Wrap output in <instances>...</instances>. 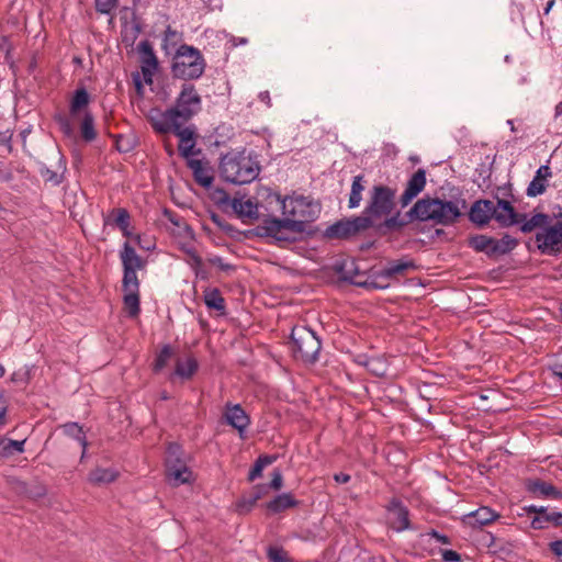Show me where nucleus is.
I'll use <instances>...</instances> for the list:
<instances>
[{
  "label": "nucleus",
  "mask_w": 562,
  "mask_h": 562,
  "mask_svg": "<svg viewBox=\"0 0 562 562\" xmlns=\"http://www.w3.org/2000/svg\"><path fill=\"white\" fill-rule=\"evenodd\" d=\"M283 218L269 216L250 233L258 237H272L278 243H290L295 238L291 235L302 234L306 225L317 220L321 206L306 196H285L281 200Z\"/></svg>",
  "instance_id": "nucleus-1"
},
{
  "label": "nucleus",
  "mask_w": 562,
  "mask_h": 562,
  "mask_svg": "<svg viewBox=\"0 0 562 562\" xmlns=\"http://www.w3.org/2000/svg\"><path fill=\"white\" fill-rule=\"evenodd\" d=\"M465 207V201L462 200L461 207L458 202L441 200L439 198L426 196L418 200L413 207L401 217V212L396 211L383 216V221L376 223L373 228L385 235L391 232H398L413 221L432 222L435 225L449 226L454 224L462 215L461 209Z\"/></svg>",
  "instance_id": "nucleus-2"
},
{
  "label": "nucleus",
  "mask_w": 562,
  "mask_h": 562,
  "mask_svg": "<svg viewBox=\"0 0 562 562\" xmlns=\"http://www.w3.org/2000/svg\"><path fill=\"white\" fill-rule=\"evenodd\" d=\"M218 170L221 177L234 184H247L256 180L261 166L254 151L231 150L221 156Z\"/></svg>",
  "instance_id": "nucleus-3"
},
{
  "label": "nucleus",
  "mask_w": 562,
  "mask_h": 562,
  "mask_svg": "<svg viewBox=\"0 0 562 562\" xmlns=\"http://www.w3.org/2000/svg\"><path fill=\"white\" fill-rule=\"evenodd\" d=\"M206 67L205 59L201 52L190 45L182 44L176 50L171 74L173 78L186 81L199 79Z\"/></svg>",
  "instance_id": "nucleus-4"
},
{
  "label": "nucleus",
  "mask_w": 562,
  "mask_h": 562,
  "mask_svg": "<svg viewBox=\"0 0 562 562\" xmlns=\"http://www.w3.org/2000/svg\"><path fill=\"white\" fill-rule=\"evenodd\" d=\"M396 206V189L385 184H374L369 191V200L361 216L369 217L371 228L383 216L391 215Z\"/></svg>",
  "instance_id": "nucleus-5"
},
{
  "label": "nucleus",
  "mask_w": 562,
  "mask_h": 562,
  "mask_svg": "<svg viewBox=\"0 0 562 562\" xmlns=\"http://www.w3.org/2000/svg\"><path fill=\"white\" fill-rule=\"evenodd\" d=\"M290 339L295 358L307 363H314L317 360L322 344L312 329L295 326L292 328Z\"/></svg>",
  "instance_id": "nucleus-6"
},
{
  "label": "nucleus",
  "mask_w": 562,
  "mask_h": 562,
  "mask_svg": "<svg viewBox=\"0 0 562 562\" xmlns=\"http://www.w3.org/2000/svg\"><path fill=\"white\" fill-rule=\"evenodd\" d=\"M371 228V222L367 216H352L342 218L329 225L324 236L328 239H348Z\"/></svg>",
  "instance_id": "nucleus-7"
},
{
  "label": "nucleus",
  "mask_w": 562,
  "mask_h": 562,
  "mask_svg": "<svg viewBox=\"0 0 562 562\" xmlns=\"http://www.w3.org/2000/svg\"><path fill=\"white\" fill-rule=\"evenodd\" d=\"M182 121H190L202 109V99L192 83L184 82L172 106Z\"/></svg>",
  "instance_id": "nucleus-8"
},
{
  "label": "nucleus",
  "mask_w": 562,
  "mask_h": 562,
  "mask_svg": "<svg viewBox=\"0 0 562 562\" xmlns=\"http://www.w3.org/2000/svg\"><path fill=\"white\" fill-rule=\"evenodd\" d=\"M165 464L166 473L173 485L178 486L190 481L192 472L181 458V448L177 443H170L168 446Z\"/></svg>",
  "instance_id": "nucleus-9"
},
{
  "label": "nucleus",
  "mask_w": 562,
  "mask_h": 562,
  "mask_svg": "<svg viewBox=\"0 0 562 562\" xmlns=\"http://www.w3.org/2000/svg\"><path fill=\"white\" fill-rule=\"evenodd\" d=\"M537 247L543 255L558 256L562 252V220L547 225L535 236Z\"/></svg>",
  "instance_id": "nucleus-10"
},
{
  "label": "nucleus",
  "mask_w": 562,
  "mask_h": 562,
  "mask_svg": "<svg viewBox=\"0 0 562 562\" xmlns=\"http://www.w3.org/2000/svg\"><path fill=\"white\" fill-rule=\"evenodd\" d=\"M384 508L387 513V526L392 530L403 532L413 529L409 509L398 497H392Z\"/></svg>",
  "instance_id": "nucleus-11"
},
{
  "label": "nucleus",
  "mask_w": 562,
  "mask_h": 562,
  "mask_svg": "<svg viewBox=\"0 0 562 562\" xmlns=\"http://www.w3.org/2000/svg\"><path fill=\"white\" fill-rule=\"evenodd\" d=\"M146 119L156 133L168 134L171 133V130L178 122L179 117L177 114H175V111L171 106L165 111L159 108H151L146 113Z\"/></svg>",
  "instance_id": "nucleus-12"
},
{
  "label": "nucleus",
  "mask_w": 562,
  "mask_h": 562,
  "mask_svg": "<svg viewBox=\"0 0 562 562\" xmlns=\"http://www.w3.org/2000/svg\"><path fill=\"white\" fill-rule=\"evenodd\" d=\"M469 220L479 228L486 226L492 218L495 220V203L490 200H477L469 210Z\"/></svg>",
  "instance_id": "nucleus-13"
},
{
  "label": "nucleus",
  "mask_w": 562,
  "mask_h": 562,
  "mask_svg": "<svg viewBox=\"0 0 562 562\" xmlns=\"http://www.w3.org/2000/svg\"><path fill=\"white\" fill-rule=\"evenodd\" d=\"M137 50L140 55L142 74L146 83L153 82V76L158 67V58L149 41L145 40L138 44Z\"/></svg>",
  "instance_id": "nucleus-14"
},
{
  "label": "nucleus",
  "mask_w": 562,
  "mask_h": 562,
  "mask_svg": "<svg viewBox=\"0 0 562 562\" xmlns=\"http://www.w3.org/2000/svg\"><path fill=\"white\" fill-rule=\"evenodd\" d=\"M224 418L227 425L235 428L240 438H244V432L250 425V417L241 407L240 404L226 403L224 409Z\"/></svg>",
  "instance_id": "nucleus-15"
},
{
  "label": "nucleus",
  "mask_w": 562,
  "mask_h": 562,
  "mask_svg": "<svg viewBox=\"0 0 562 562\" xmlns=\"http://www.w3.org/2000/svg\"><path fill=\"white\" fill-rule=\"evenodd\" d=\"M526 510L528 514H536L531 520V527L533 529H544L549 525H553L554 527L562 526V512L549 513L546 507L536 505L526 507Z\"/></svg>",
  "instance_id": "nucleus-16"
},
{
  "label": "nucleus",
  "mask_w": 562,
  "mask_h": 562,
  "mask_svg": "<svg viewBox=\"0 0 562 562\" xmlns=\"http://www.w3.org/2000/svg\"><path fill=\"white\" fill-rule=\"evenodd\" d=\"M526 218V214L515 211L512 203L507 200L498 199L495 204V221L501 227H510L519 224Z\"/></svg>",
  "instance_id": "nucleus-17"
},
{
  "label": "nucleus",
  "mask_w": 562,
  "mask_h": 562,
  "mask_svg": "<svg viewBox=\"0 0 562 562\" xmlns=\"http://www.w3.org/2000/svg\"><path fill=\"white\" fill-rule=\"evenodd\" d=\"M426 186V171L418 169L408 179L406 188L400 196L402 207L407 206L425 188Z\"/></svg>",
  "instance_id": "nucleus-18"
},
{
  "label": "nucleus",
  "mask_w": 562,
  "mask_h": 562,
  "mask_svg": "<svg viewBox=\"0 0 562 562\" xmlns=\"http://www.w3.org/2000/svg\"><path fill=\"white\" fill-rule=\"evenodd\" d=\"M526 491L535 497L560 499L562 492L554 485L541 479H528L525 483Z\"/></svg>",
  "instance_id": "nucleus-19"
},
{
  "label": "nucleus",
  "mask_w": 562,
  "mask_h": 562,
  "mask_svg": "<svg viewBox=\"0 0 562 562\" xmlns=\"http://www.w3.org/2000/svg\"><path fill=\"white\" fill-rule=\"evenodd\" d=\"M334 270L339 276L341 281L348 282L356 286H359V283H361L360 281H356V277L364 276V271L360 269L358 262L355 259H345L336 262Z\"/></svg>",
  "instance_id": "nucleus-20"
},
{
  "label": "nucleus",
  "mask_w": 562,
  "mask_h": 562,
  "mask_svg": "<svg viewBox=\"0 0 562 562\" xmlns=\"http://www.w3.org/2000/svg\"><path fill=\"white\" fill-rule=\"evenodd\" d=\"M187 166L192 170L194 181L203 188H210L214 177L209 161L202 159H189Z\"/></svg>",
  "instance_id": "nucleus-21"
},
{
  "label": "nucleus",
  "mask_w": 562,
  "mask_h": 562,
  "mask_svg": "<svg viewBox=\"0 0 562 562\" xmlns=\"http://www.w3.org/2000/svg\"><path fill=\"white\" fill-rule=\"evenodd\" d=\"M122 30H121V38L122 43L125 47H132L139 34L142 33V24L135 12H132L131 21H127L125 18H121Z\"/></svg>",
  "instance_id": "nucleus-22"
},
{
  "label": "nucleus",
  "mask_w": 562,
  "mask_h": 562,
  "mask_svg": "<svg viewBox=\"0 0 562 562\" xmlns=\"http://www.w3.org/2000/svg\"><path fill=\"white\" fill-rule=\"evenodd\" d=\"M498 517L499 515L492 510L490 507L482 506L479 509L465 515L463 521L472 528H482L486 525H490Z\"/></svg>",
  "instance_id": "nucleus-23"
},
{
  "label": "nucleus",
  "mask_w": 562,
  "mask_h": 562,
  "mask_svg": "<svg viewBox=\"0 0 562 562\" xmlns=\"http://www.w3.org/2000/svg\"><path fill=\"white\" fill-rule=\"evenodd\" d=\"M552 176L551 168L548 165L539 167L536 175L527 188V195L535 198L544 193L547 189L546 181Z\"/></svg>",
  "instance_id": "nucleus-24"
},
{
  "label": "nucleus",
  "mask_w": 562,
  "mask_h": 562,
  "mask_svg": "<svg viewBox=\"0 0 562 562\" xmlns=\"http://www.w3.org/2000/svg\"><path fill=\"white\" fill-rule=\"evenodd\" d=\"M120 259L123 268H133V270H143L146 267V260L137 255L135 248L125 241L120 251Z\"/></svg>",
  "instance_id": "nucleus-25"
},
{
  "label": "nucleus",
  "mask_w": 562,
  "mask_h": 562,
  "mask_svg": "<svg viewBox=\"0 0 562 562\" xmlns=\"http://www.w3.org/2000/svg\"><path fill=\"white\" fill-rule=\"evenodd\" d=\"M299 501L293 497L291 493H283L274 496L270 502L266 504V508L271 514H279L289 508L296 507Z\"/></svg>",
  "instance_id": "nucleus-26"
},
{
  "label": "nucleus",
  "mask_w": 562,
  "mask_h": 562,
  "mask_svg": "<svg viewBox=\"0 0 562 562\" xmlns=\"http://www.w3.org/2000/svg\"><path fill=\"white\" fill-rule=\"evenodd\" d=\"M233 211L240 218H250L257 220L259 218L258 214V205L254 203L251 200L243 201L241 199L234 198L229 204Z\"/></svg>",
  "instance_id": "nucleus-27"
},
{
  "label": "nucleus",
  "mask_w": 562,
  "mask_h": 562,
  "mask_svg": "<svg viewBox=\"0 0 562 562\" xmlns=\"http://www.w3.org/2000/svg\"><path fill=\"white\" fill-rule=\"evenodd\" d=\"M469 247L476 252H484L487 257H494L492 248L495 246V238L487 235H474L468 240Z\"/></svg>",
  "instance_id": "nucleus-28"
},
{
  "label": "nucleus",
  "mask_w": 562,
  "mask_h": 562,
  "mask_svg": "<svg viewBox=\"0 0 562 562\" xmlns=\"http://www.w3.org/2000/svg\"><path fill=\"white\" fill-rule=\"evenodd\" d=\"M367 180L363 175L355 176L351 183V189L348 199V207L357 209L362 201V193L366 189Z\"/></svg>",
  "instance_id": "nucleus-29"
},
{
  "label": "nucleus",
  "mask_w": 562,
  "mask_h": 562,
  "mask_svg": "<svg viewBox=\"0 0 562 562\" xmlns=\"http://www.w3.org/2000/svg\"><path fill=\"white\" fill-rule=\"evenodd\" d=\"M90 102V95L85 87L78 88L71 98L69 112L71 116H76L82 109L87 108Z\"/></svg>",
  "instance_id": "nucleus-30"
},
{
  "label": "nucleus",
  "mask_w": 562,
  "mask_h": 562,
  "mask_svg": "<svg viewBox=\"0 0 562 562\" xmlns=\"http://www.w3.org/2000/svg\"><path fill=\"white\" fill-rule=\"evenodd\" d=\"M60 428L63 429V431L66 436L74 438L81 445V447H82L81 458H83L87 447H88V441H87L86 435L82 430V427L78 423H66V424L61 425Z\"/></svg>",
  "instance_id": "nucleus-31"
},
{
  "label": "nucleus",
  "mask_w": 562,
  "mask_h": 562,
  "mask_svg": "<svg viewBox=\"0 0 562 562\" xmlns=\"http://www.w3.org/2000/svg\"><path fill=\"white\" fill-rule=\"evenodd\" d=\"M119 473L112 468H97L89 473V482L100 485L112 483L117 479Z\"/></svg>",
  "instance_id": "nucleus-32"
},
{
  "label": "nucleus",
  "mask_w": 562,
  "mask_h": 562,
  "mask_svg": "<svg viewBox=\"0 0 562 562\" xmlns=\"http://www.w3.org/2000/svg\"><path fill=\"white\" fill-rule=\"evenodd\" d=\"M519 224L522 233H531L536 228H544L550 224V216L544 213H537L530 218H524Z\"/></svg>",
  "instance_id": "nucleus-33"
},
{
  "label": "nucleus",
  "mask_w": 562,
  "mask_h": 562,
  "mask_svg": "<svg viewBox=\"0 0 562 562\" xmlns=\"http://www.w3.org/2000/svg\"><path fill=\"white\" fill-rule=\"evenodd\" d=\"M80 135L82 139L87 143L93 142L98 133L94 127V117L91 112L86 111L80 123Z\"/></svg>",
  "instance_id": "nucleus-34"
},
{
  "label": "nucleus",
  "mask_w": 562,
  "mask_h": 562,
  "mask_svg": "<svg viewBox=\"0 0 562 562\" xmlns=\"http://www.w3.org/2000/svg\"><path fill=\"white\" fill-rule=\"evenodd\" d=\"M199 363L194 357H189L186 362L178 360L175 368V374L184 379H191L198 371Z\"/></svg>",
  "instance_id": "nucleus-35"
},
{
  "label": "nucleus",
  "mask_w": 562,
  "mask_h": 562,
  "mask_svg": "<svg viewBox=\"0 0 562 562\" xmlns=\"http://www.w3.org/2000/svg\"><path fill=\"white\" fill-rule=\"evenodd\" d=\"M518 245V240L508 234H505L501 239L495 238V246L492 248L494 257L504 256L514 250Z\"/></svg>",
  "instance_id": "nucleus-36"
},
{
  "label": "nucleus",
  "mask_w": 562,
  "mask_h": 562,
  "mask_svg": "<svg viewBox=\"0 0 562 562\" xmlns=\"http://www.w3.org/2000/svg\"><path fill=\"white\" fill-rule=\"evenodd\" d=\"M123 304L130 317H137L140 312L139 291H123Z\"/></svg>",
  "instance_id": "nucleus-37"
},
{
  "label": "nucleus",
  "mask_w": 562,
  "mask_h": 562,
  "mask_svg": "<svg viewBox=\"0 0 562 562\" xmlns=\"http://www.w3.org/2000/svg\"><path fill=\"white\" fill-rule=\"evenodd\" d=\"M277 459H278L277 456H269V454L259 456L248 473V481L254 482L256 479L260 477L262 474V470L266 467L272 464Z\"/></svg>",
  "instance_id": "nucleus-38"
},
{
  "label": "nucleus",
  "mask_w": 562,
  "mask_h": 562,
  "mask_svg": "<svg viewBox=\"0 0 562 562\" xmlns=\"http://www.w3.org/2000/svg\"><path fill=\"white\" fill-rule=\"evenodd\" d=\"M386 263L397 280L400 277L406 276L408 271L415 270L417 268L415 261L412 259L402 258L398 260H390Z\"/></svg>",
  "instance_id": "nucleus-39"
},
{
  "label": "nucleus",
  "mask_w": 562,
  "mask_h": 562,
  "mask_svg": "<svg viewBox=\"0 0 562 562\" xmlns=\"http://www.w3.org/2000/svg\"><path fill=\"white\" fill-rule=\"evenodd\" d=\"M204 303L211 310L222 313L225 311V300L216 288L205 291Z\"/></svg>",
  "instance_id": "nucleus-40"
},
{
  "label": "nucleus",
  "mask_w": 562,
  "mask_h": 562,
  "mask_svg": "<svg viewBox=\"0 0 562 562\" xmlns=\"http://www.w3.org/2000/svg\"><path fill=\"white\" fill-rule=\"evenodd\" d=\"M391 282L387 279H384L380 271L371 270V280L363 281L359 283V288H363L367 290H385L390 288Z\"/></svg>",
  "instance_id": "nucleus-41"
},
{
  "label": "nucleus",
  "mask_w": 562,
  "mask_h": 562,
  "mask_svg": "<svg viewBox=\"0 0 562 562\" xmlns=\"http://www.w3.org/2000/svg\"><path fill=\"white\" fill-rule=\"evenodd\" d=\"M140 282L137 277V270L133 268H123L122 290L139 291Z\"/></svg>",
  "instance_id": "nucleus-42"
},
{
  "label": "nucleus",
  "mask_w": 562,
  "mask_h": 562,
  "mask_svg": "<svg viewBox=\"0 0 562 562\" xmlns=\"http://www.w3.org/2000/svg\"><path fill=\"white\" fill-rule=\"evenodd\" d=\"M24 440L0 438V456L9 457L16 452H23Z\"/></svg>",
  "instance_id": "nucleus-43"
},
{
  "label": "nucleus",
  "mask_w": 562,
  "mask_h": 562,
  "mask_svg": "<svg viewBox=\"0 0 562 562\" xmlns=\"http://www.w3.org/2000/svg\"><path fill=\"white\" fill-rule=\"evenodd\" d=\"M188 121H182L181 119H178V122L175 124L171 132L179 137V140L182 143H186L187 140H194L195 136V130L192 126H186L182 125L187 123Z\"/></svg>",
  "instance_id": "nucleus-44"
},
{
  "label": "nucleus",
  "mask_w": 562,
  "mask_h": 562,
  "mask_svg": "<svg viewBox=\"0 0 562 562\" xmlns=\"http://www.w3.org/2000/svg\"><path fill=\"white\" fill-rule=\"evenodd\" d=\"M173 356L172 348L169 345H165L159 353L156 356L153 370L155 373L160 372Z\"/></svg>",
  "instance_id": "nucleus-45"
},
{
  "label": "nucleus",
  "mask_w": 562,
  "mask_h": 562,
  "mask_svg": "<svg viewBox=\"0 0 562 562\" xmlns=\"http://www.w3.org/2000/svg\"><path fill=\"white\" fill-rule=\"evenodd\" d=\"M111 216H113V223L120 229H125L130 227L131 215L126 209H113L111 212Z\"/></svg>",
  "instance_id": "nucleus-46"
},
{
  "label": "nucleus",
  "mask_w": 562,
  "mask_h": 562,
  "mask_svg": "<svg viewBox=\"0 0 562 562\" xmlns=\"http://www.w3.org/2000/svg\"><path fill=\"white\" fill-rule=\"evenodd\" d=\"M182 40V34L177 30L172 29L170 25L167 26L164 40H162V49L168 52V47H175Z\"/></svg>",
  "instance_id": "nucleus-47"
},
{
  "label": "nucleus",
  "mask_w": 562,
  "mask_h": 562,
  "mask_svg": "<svg viewBox=\"0 0 562 562\" xmlns=\"http://www.w3.org/2000/svg\"><path fill=\"white\" fill-rule=\"evenodd\" d=\"M55 122L58 124L60 132L66 137H74L75 136V130L72 127V124L70 122V119L63 113H58L54 116Z\"/></svg>",
  "instance_id": "nucleus-48"
},
{
  "label": "nucleus",
  "mask_w": 562,
  "mask_h": 562,
  "mask_svg": "<svg viewBox=\"0 0 562 562\" xmlns=\"http://www.w3.org/2000/svg\"><path fill=\"white\" fill-rule=\"evenodd\" d=\"M267 557L271 562H294L281 547L270 546L267 550Z\"/></svg>",
  "instance_id": "nucleus-49"
},
{
  "label": "nucleus",
  "mask_w": 562,
  "mask_h": 562,
  "mask_svg": "<svg viewBox=\"0 0 562 562\" xmlns=\"http://www.w3.org/2000/svg\"><path fill=\"white\" fill-rule=\"evenodd\" d=\"M211 220L218 228L231 237H234L235 234L238 233V231L220 214L211 213Z\"/></svg>",
  "instance_id": "nucleus-50"
},
{
  "label": "nucleus",
  "mask_w": 562,
  "mask_h": 562,
  "mask_svg": "<svg viewBox=\"0 0 562 562\" xmlns=\"http://www.w3.org/2000/svg\"><path fill=\"white\" fill-rule=\"evenodd\" d=\"M261 498L260 494H251L249 496L243 497L237 503V509L240 514L249 513L256 503Z\"/></svg>",
  "instance_id": "nucleus-51"
},
{
  "label": "nucleus",
  "mask_w": 562,
  "mask_h": 562,
  "mask_svg": "<svg viewBox=\"0 0 562 562\" xmlns=\"http://www.w3.org/2000/svg\"><path fill=\"white\" fill-rule=\"evenodd\" d=\"M195 140H187L186 143L179 142L178 150L182 157L193 159V156L201 153V149L195 150Z\"/></svg>",
  "instance_id": "nucleus-52"
},
{
  "label": "nucleus",
  "mask_w": 562,
  "mask_h": 562,
  "mask_svg": "<svg viewBox=\"0 0 562 562\" xmlns=\"http://www.w3.org/2000/svg\"><path fill=\"white\" fill-rule=\"evenodd\" d=\"M120 0H94L95 11L101 14H111Z\"/></svg>",
  "instance_id": "nucleus-53"
},
{
  "label": "nucleus",
  "mask_w": 562,
  "mask_h": 562,
  "mask_svg": "<svg viewBox=\"0 0 562 562\" xmlns=\"http://www.w3.org/2000/svg\"><path fill=\"white\" fill-rule=\"evenodd\" d=\"M366 366L368 367L369 371L371 373H373L375 376H385L386 375L385 364L376 358H372V359L368 360Z\"/></svg>",
  "instance_id": "nucleus-54"
},
{
  "label": "nucleus",
  "mask_w": 562,
  "mask_h": 562,
  "mask_svg": "<svg viewBox=\"0 0 562 562\" xmlns=\"http://www.w3.org/2000/svg\"><path fill=\"white\" fill-rule=\"evenodd\" d=\"M40 173L46 182H50L54 186H58L63 181L61 175L57 173L56 171L50 170L49 168H47L45 166L41 167Z\"/></svg>",
  "instance_id": "nucleus-55"
},
{
  "label": "nucleus",
  "mask_w": 562,
  "mask_h": 562,
  "mask_svg": "<svg viewBox=\"0 0 562 562\" xmlns=\"http://www.w3.org/2000/svg\"><path fill=\"white\" fill-rule=\"evenodd\" d=\"M213 200L218 205H229L232 200L229 194L224 189H215L213 194Z\"/></svg>",
  "instance_id": "nucleus-56"
},
{
  "label": "nucleus",
  "mask_w": 562,
  "mask_h": 562,
  "mask_svg": "<svg viewBox=\"0 0 562 562\" xmlns=\"http://www.w3.org/2000/svg\"><path fill=\"white\" fill-rule=\"evenodd\" d=\"M283 486V476L280 470L276 469L272 472V479L270 481L269 487L279 491Z\"/></svg>",
  "instance_id": "nucleus-57"
},
{
  "label": "nucleus",
  "mask_w": 562,
  "mask_h": 562,
  "mask_svg": "<svg viewBox=\"0 0 562 562\" xmlns=\"http://www.w3.org/2000/svg\"><path fill=\"white\" fill-rule=\"evenodd\" d=\"M549 549L558 558V561L562 562V539L550 542Z\"/></svg>",
  "instance_id": "nucleus-58"
},
{
  "label": "nucleus",
  "mask_w": 562,
  "mask_h": 562,
  "mask_svg": "<svg viewBox=\"0 0 562 562\" xmlns=\"http://www.w3.org/2000/svg\"><path fill=\"white\" fill-rule=\"evenodd\" d=\"M442 560L445 562H460L461 555L453 550H443L442 551Z\"/></svg>",
  "instance_id": "nucleus-59"
},
{
  "label": "nucleus",
  "mask_w": 562,
  "mask_h": 562,
  "mask_svg": "<svg viewBox=\"0 0 562 562\" xmlns=\"http://www.w3.org/2000/svg\"><path fill=\"white\" fill-rule=\"evenodd\" d=\"M13 179V173L9 168H5L4 165L0 161V181L1 182H10Z\"/></svg>",
  "instance_id": "nucleus-60"
},
{
  "label": "nucleus",
  "mask_w": 562,
  "mask_h": 562,
  "mask_svg": "<svg viewBox=\"0 0 562 562\" xmlns=\"http://www.w3.org/2000/svg\"><path fill=\"white\" fill-rule=\"evenodd\" d=\"M212 265L217 266L221 270L227 271L233 269V266L229 263H225L223 259L218 256H215L213 258H210L209 260Z\"/></svg>",
  "instance_id": "nucleus-61"
},
{
  "label": "nucleus",
  "mask_w": 562,
  "mask_h": 562,
  "mask_svg": "<svg viewBox=\"0 0 562 562\" xmlns=\"http://www.w3.org/2000/svg\"><path fill=\"white\" fill-rule=\"evenodd\" d=\"M427 535L430 536L431 538H435L440 543H443V544L450 543V538L448 536L439 533L435 529H431Z\"/></svg>",
  "instance_id": "nucleus-62"
},
{
  "label": "nucleus",
  "mask_w": 562,
  "mask_h": 562,
  "mask_svg": "<svg viewBox=\"0 0 562 562\" xmlns=\"http://www.w3.org/2000/svg\"><path fill=\"white\" fill-rule=\"evenodd\" d=\"M133 82L136 89V92L138 95H143L144 93V86L140 79V76L138 72L133 74Z\"/></svg>",
  "instance_id": "nucleus-63"
},
{
  "label": "nucleus",
  "mask_w": 562,
  "mask_h": 562,
  "mask_svg": "<svg viewBox=\"0 0 562 562\" xmlns=\"http://www.w3.org/2000/svg\"><path fill=\"white\" fill-rule=\"evenodd\" d=\"M350 479H351V476L344 472H339L334 475L335 482H337L339 484H346L350 481Z\"/></svg>",
  "instance_id": "nucleus-64"
}]
</instances>
